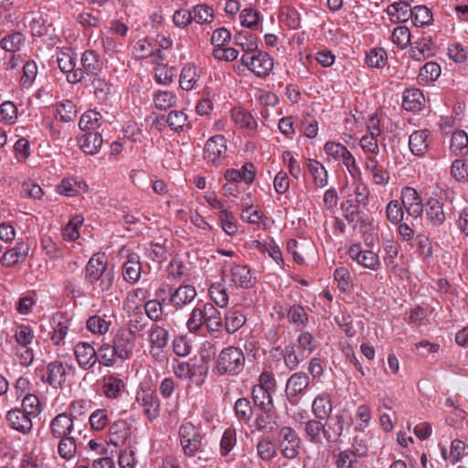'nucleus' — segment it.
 I'll return each mask as SVG.
<instances>
[{"label":"nucleus","mask_w":468,"mask_h":468,"mask_svg":"<svg viewBox=\"0 0 468 468\" xmlns=\"http://www.w3.org/2000/svg\"><path fill=\"white\" fill-rule=\"evenodd\" d=\"M228 145L224 135L211 136L204 146V159L207 164L218 166L227 156Z\"/></svg>","instance_id":"obj_14"},{"label":"nucleus","mask_w":468,"mask_h":468,"mask_svg":"<svg viewBox=\"0 0 468 468\" xmlns=\"http://www.w3.org/2000/svg\"><path fill=\"white\" fill-rule=\"evenodd\" d=\"M279 442L285 458L294 459L299 454L301 440L292 428L284 426L280 430Z\"/></svg>","instance_id":"obj_20"},{"label":"nucleus","mask_w":468,"mask_h":468,"mask_svg":"<svg viewBox=\"0 0 468 468\" xmlns=\"http://www.w3.org/2000/svg\"><path fill=\"white\" fill-rule=\"evenodd\" d=\"M272 392L261 388L253 387L251 395L255 405L263 411H271L273 408Z\"/></svg>","instance_id":"obj_59"},{"label":"nucleus","mask_w":468,"mask_h":468,"mask_svg":"<svg viewBox=\"0 0 468 468\" xmlns=\"http://www.w3.org/2000/svg\"><path fill=\"white\" fill-rule=\"evenodd\" d=\"M78 366L85 371H92L99 362L97 351L94 346L85 341L78 342L73 348Z\"/></svg>","instance_id":"obj_19"},{"label":"nucleus","mask_w":468,"mask_h":468,"mask_svg":"<svg viewBox=\"0 0 468 468\" xmlns=\"http://www.w3.org/2000/svg\"><path fill=\"white\" fill-rule=\"evenodd\" d=\"M225 329L229 334H234L240 329L246 323L245 314L238 309L230 308L225 313Z\"/></svg>","instance_id":"obj_48"},{"label":"nucleus","mask_w":468,"mask_h":468,"mask_svg":"<svg viewBox=\"0 0 468 468\" xmlns=\"http://www.w3.org/2000/svg\"><path fill=\"white\" fill-rule=\"evenodd\" d=\"M103 139L99 133H86L78 138L80 148L87 154H96L101 148Z\"/></svg>","instance_id":"obj_40"},{"label":"nucleus","mask_w":468,"mask_h":468,"mask_svg":"<svg viewBox=\"0 0 468 468\" xmlns=\"http://www.w3.org/2000/svg\"><path fill=\"white\" fill-rule=\"evenodd\" d=\"M72 325V317L66 313L57 312L49 319L50 340L55 346H62Z\"/></svg>","instance_id":"obj_10"},{"label":"nucleus","mask_w":468,"mask_h":468,"mask_svg":"<svg viewBox=\"0 0 468 468\" xmlns=\"http://www.w3.org/2000/svg\"><path fill=\"white\" fill-rule=\"evenodd\" d=\"M255 176L256 168L251 163H245L240 169H227L224 175L228 182L237 183L244 181L248 185L253 183Z\"/></svg>","instance_id":"obj_34"},{"label":"nucleus","mask_w":468,"mask_h":468,"mask_svg":"<svg viewBox=\"0 0 468 468\" xmlns=\"http://www.w3.org/2000/svg\"><path fill=\"white\" fill-rule=\"evenodd\" d=\"M97 356L99 357L98 363L106 367H112L119 361L115 348L110 343H102L97 350Z\"/></svg>","instance_id":"obj_53"},{"label":"nucleus","mask_w":468,"mask_h":468,"mask_svg":"<svg viewBox=\"0 0 468 468\" xmlns=\"http://www.w3.org/2000/svg\"><path fill=\"white\" fill-rule=\"evenodd\" d=\"M250 248L258 250L260 253L268 255L280 266L284 263L282 250L278 244L273 240L270 242L252 240L250 244Z\"/></svg>","instance_id":"obj_37"},{"label":"nucleus","mask_w":468,"mask_h":468,"mask_svg":"<svg viewBox=\"0 0 468 468\" xmlns=\"http://www.w3.org/2000/svg\"><path fill=\"white\" fill-rule=\"evenodd\" d=\"M304 433L306 439L314 444H322L324 437L331 439V435L327 434L324 425L318 419L304 422Z\"/></svg>","instance_id":"obj_38"},{"label":"nucleus","mask_w":468,"mask_h":468,"mask_svg":"<svg viewBox=\"0 0 468 468\" xmlns=\"http://www.w3.org/2000/svg\"><path fill=\"white\" fill-rule=\"evenodd\" d=\"M411 0H399L389 4L386 13L389 20L394 24L406 23L412 16Z\"/></svg>","instance_id":"obj_27"},{"label":"nucleus","mask_w":468,"mask_h":468,"mask_svg":"<svg viewBox=\"0 0 468 468\" xmlns=\"http://www.w3.org/2000/svg\"><path fill=\"white\" fill-rule=\"evenodd\" d=\"M309 377L303 372L292 374L287 380L285 394L292 404L298 402L300 395H303L309 386Z\"/></svg>","instance_id":"obj_24"},{"label":"nucleus","mask_w":468,"mask_h":468,"mask_svg":"<svg viewBox=\"0 0 468 468\" xmlns=\"http://www.w3.org/2000/svg\"><path fill=\"white\" fill-rule=\"evenodd\" d=\"M425 102L422 91L417 88L406 89L402 96V106L406 111H420Z\"/></svg>","instance_id":"obj_41"},{"label":"nucleus","mask_w":468,"mask_h":468,"mask_svg":"<svg viewBox=\"0 0 468 468\" xmlns=\"http://www.w3.org/2000/svg\"><path fill=\"white\" fill-rule=\"evenodd\" d=\"M113 267L108 265L105 254L96 253L88 261L85 267V282L100 292H109L114 282Z\"/></svg>","instance_id":"obj_1"},{"label":"nucleus","mask_w":468,"mask_h":468,"mask_svg":"<svg viewBox=\"0 0 468 468\" xmlns=\"http://www.w3.org/2000/svg\"><path fill=\"white\" fill-rule=\"evenodd\" d=\"M240 62L256 77L266 78L273 69V58L265 51L258 50L249 57H241Z\"/></svg>","instance_id":"obj_8"},{"label":"nucleus","mask_w":468,"mask_h":468,"mask_svg":"<svg viewBox=\"0 0 468 468\" xmlns=\"http://www.w3.org/2000/svg\"><path fill=\"white\" fill-rule=\"evenodd\" d=\"M24 20L27 23L32 35L35 37L45 36L50 27L47 18L40 13H27Z\"/></svg>","instance_id":"obj_44"},{"label":"nucleus","mask_w":468,"mask_h":468,"mask_svg":"<svg viewBox=\"0 0 468 468\" xmlns=\"http://www.w3.org/2000/svg\"><path fill=\"white\" fill-rule=\"evenodd\" d=\"M112 345L120 361L129 360L136 349V335L132 328H121L114 335Z\"/></svg>","instance_id":"obj_9"},{"label":"nucleus","mask_w":468,"mask_h":468,"mask_svg":"<svg viewBox=\"0 0 468 468\" xmlns=\"http://www.w3.org/2000/svg\"><path fill=\"white\" fill-rule=\"evenodd\" d=\"M57 192L66 197H75L88 189L87 184L77 177H65L56 187Z\"/></svg>","instance_id":"obj_43"},{"label":"nucleus","mask_w":468,"mask_h":468,"mask_svg":"<svg viewBox=\"0 0 468 468\" xmlns=\"http://www.w3.org/2000/svg\"><path fill=\"white\" fill-rule=\"evenodd\" d=\"M221 274L222 282L229 287L250 288L253 285L250 271L246 266L225 262Z\"/></svg>","instance_id":"obj_7"},{"label":"nucleus","mask_w":468,"mask_h":468,"mask_svg":"<svg viewBox=\"0 0 468 468\" xmlns=\"http://www.w3.org/2000/svg\"><path fill=\"white\" fill-rule=\"evenodd\" d=\"M197 296L195 287L191 285H182L171 292L169 302L177 309L191 303Z\"/></svg>","instance_id":"obj_35"},{"label":"nucleus","mask_w":468,"mask_h":468,"mask_svg":"<svg viewBox=\"0 0 468 468\" xmlns=\"http://www.w3.org/2000/svg\"><path fill=\"white\" fill-rule=\"evenodd\" d=\"M307 168L315 187L324 188L328 185V172L321 162L315 159H309Z\"/></svg>","instance_id":"obj_45"},{"label":"nucleus","mask_w":468,"mask_h":468,"mask_svg":"<svg viewBox=\"0 0 468 468\" xmlns=\"http://www.w3.org/2000/svg\"><path fill=\"white\" fill-rule=\"evenodd\" d=\"M173 368L177 378L189 380L195 385L202 384L207 373L206 366L191 364L185 361L175 362Z\"/></svg>","instance_id":"obj_16"},{"label":"nucleus","mask_w":468,"mask_h":468,"mask_svg":"<svg viewBox=\"0 0 468 468\" xmlns=\"http://www.w3.org/2000/svg\"><path fill=\"white\" fill-rule=\"evenodd\" d=\"M234 41L243 54L241 57H249L259 49L258 37L250 32H239L234 36Z\"/></svg>","instance_id":"obj_46"},{"label":"nucleus","mask_w":468,"mask_h":468,"mask_svg":"<svg viewBox=\"0 0 468 468\" xmlns=\"http://www.w3.org/2000/svg\"><path fill=\"white\" fill-rule=\"evenodd\" d=\"M135 402L142 409L149 420H154L160 415V401L157 396L150 388L140 385L136 391Z\"/></svg>","instance_id":"obj_15"},{"label":"nucleus","mask_w":468,"mask_h":468,"mask_svg":"<svg viewBox=\"0 0 468 468\" xmlns=\"http://www.w3.org/2000/svg\"><path fill=\"white\" fill-rule=\"evenodd\" d=\"M136 448L133 443L120 450L118 463L120 468H134L136 465Z\"/></svg>","instance_id":"obj_64"},{"label":"nucleus","mask_w":468,"mask_h":468,"mask_svg":"<svg viewBox=\"0 0 468 468\" xmlns=\"http://www.w3.org/2000/svg\"><path fill=\"white\" fill-rule=\"evenodd\" d=\"M112 325V322L106 314H93L86 321V329L96 336H103L108 334Z\"/></svg>","instance_id":"obj_36"},{"label":"nucleus","mask_w":468,"mask_h":468,"mask_svg":"<svg viewBox=\"0 0 468 468\" xmlns=\"http://www.w3.org/2000/svg\"><path fill=\"white\" fill-rule=\"evenodd\" d=\"M364 169L374 185L385 187L390 180L389 170L381 165L380 160L374 155H367L363 160Z\"/></svg>","instance_id":"obj_17"},{"label":"nucleus","mask_w":468,"mask_h":468,"mask_svg":"<svg viewBox=\"0 0 468 468\" xmlns=\"http://www.w3.org/2000/svg\"><path fill=\"white\" fill-rule=\"evenodd\" d=\"M84 218L81 215L72 217L62 229L64 240L75 241L80 238V229L82 227Z\"/></svg>","instance_id":"obj_58"},{"label":"nucleus","mask_w":468,"mask_h":468,"mask_svg":"<svg viewBox=\"0 0 468 468\" xmlns=\"http://www.w3.org/2000/svg\"><path fill=\"white\" fill-rule=\"evenodd\" d=\"M57 63L59 69L67 74V81L69 84H77L84 79V71L77 69V54L68 47H63L57 51Z\"/></svg>","instance_id":"obj_6"},{"label":"nucleus","mask_w":468,"mask_h":468,"mask_svg":"<svg viewBox=\"0 0 468 468\" xmlns=\"http://www.w3.org/2000/svg\"><path fill=\"white\" fill-rule=\"evenodd\" d=\"M203 439L200 428L190 421L183 422L178 428L179 443L187 457H194L201 450Z\"/></svg>","instance_id":"obj_5"},{"label":"nucleus","mask_w":468,"mask_h":468,"mask_svg":"<svg viewBox=\"0 0 468 468\" xmlns=\"http://www.w3.org/2000/svg\"><path fill=\"white\" fill-rule=\"evenodd\" d=\"M239 23L242 27L257 30L262 20L261 14L254 7H246L239 13Z\"/></svg>","instance_id":"obj_54"},{"label":"nucleus","mask_w":468,"mask_h":468,"mask_svg":"<svg viewBox=\"0 0 468 468\" xmlns=\"http://www.w3.org/2000/svg\"><path fill=\"white\" fill-rule=\"evenodd\" d=\"M279 20L288 27L295 29L300 25V15L294 7L283 5L280 8Z\"/></svg>","instance_id":"obj_62"},{"label":"nucleus","mask_w":468,"mask_h":468,"mask_svg":"<svg viewBox=\"0 0 468 468\" xmlns=\"http://www.w3.org/2000/svg\"><path fill=\"white\" fill-rule=\"evenodd\" d=\"M73 430L74 421L67 412L58 414L49 423V432L55 439L70 436Z\"/></svg>","instance_id":"obj_29"},{"label":"nucleus","mask_w":468,"mask_h":468,"mask_svg":"<svg viewBox=\"0 0 468 468\" xmlns=\"http://www.w3.org/2000/svg\"><path fill=\"white\" fill-rule=\"evenodd\" d=\"M441 66L433 61L427 62L418 75V81L420 84H428L436 80L441 75Z\"/></svg>","instance_id":"obj_60"},{"label":"nucleus","mask_w":468,"mask_h":468,"mask_svg":"<svg viewBox=\"0 0 468 468\" xmlns=\"http://www.w3.org/2000/svg\"><path fill=\"white\" fill-rule=\"evenodd\" d=\"M430 136L427 129L416 130L410 135L409 147L413 155L423 157L428 153L431 143Z\"/></svg>","instance_id":"obj_26"},{"label":"nucleus","mask_w":468,"mask_h":468,"mask_svg":"<svg viewBox=\"0 0 468 468\" xmlns=\"http://www.w3.org/2000/svg\"><path fill=\"white\" fill-rule=\"evenodd\" d=\"M245 355L239 347L228 346L222 349L216 359L214 372L219 376H237L244 368Z\"/></svg>","instance_id":"obj_3"},{"label":"nucleus","mask_w":468,"mask_h":468,"mask_svg":"<svg viewBox=\"0 0 468 468\" xmlns=\"http://www.w3.org/2000/svg\"><path fill=\"white\" fill-rule=\"evenodd\" d=\"M26 43V37L20 32L7 34L0 40V47L6 52L16 53L21 50Z\"/></svg>","instance_id":"obj_51"},{"label":"nucleus","mask_w":468,"mask_h":468,"mask_svg":"<svg viewBox=\"0 0 468 468\" xmlns=\"http://www.w3.org/2000/svg\"><path fill=\"white\" fill-rule=\"evenodd\" d=\"M324 151L328 157L342 163L352 178L361 176V170L356 157L343 144L328 141L324 145Z\"/></svg>","instance_id":"obj_4"},{"label":"nucleus","mask_w":468,"mask_h":468,"mask_svg":"<svg viewBox=\"0 0 468 468\" xmlns=\"http://www.w3.org/2000/svg\"><path fill=\"white\" fill-rule=\"evenodd\" d=\"M89 423L92 431H101L110 424V416L106 409H97L89 416Z\"/></svg>","instance_id":"obj_61"},{"label":"nucleus","mask_w":468,"mask_h":468,"mask_svg":"<svg viewBox=\"0 0 468 468\" xmlns=\"http://www.w3.org/2000/svg\"><path fill=\"white\" fill-rule=\"evenodd\" d=\"M101 388L103 396L108 399H118L126 392V384L122 375L116 372H108L101 378Z\"/></svg>","instance_id":"obj_18"},{"label":"nucleus","mask_w":468,"mask_h":468,"mask_svg":"<svg viewBox=\"0 0 468 468\" xmlns=\"http://www.w3.org/2000/svg\"><path fill=\"white\" fill-rule=\"evenodd\" d=\"M286 250L288 253L292 254L293 261L299 265H305L308 260H315L317 255L315 245L306 239H289L286 243Z\"/></svg>","instance_id":"obj_12"},{"label":"nucleus","mask_w":468,"mask_h":468,"mask_svg":"<svg viewBox=\"0 0 468 468\" xmlns=\"http://www.w3.org/2000/svg\"><path fill=\"white\" fill-rule=\"evenodd\" d=\"M101 120L102 116L99 112L95 110H89L80 116L79 127L83 131L94 130L101 126Z\"/></svg>","instance_id":"obj_63"},{"label":"nucleus","mask_w":468,"mask_h":468,"mask_svg":"<svg viewBox=\"0 0 468 468\" xmlns=\"http://www.w3.org/2000/svg\"><path fill=\"white\" fill-rule=\"evenodd\" d=\"M401 204L409 218H419L423 213L422 198L412 186H404L400 191Z\"/></svg>","instance_id":"obj_21"},{"label":"nucleus","mask_w":468,"mask_h":468,"mask_svg":"<svg viewBox=\"0 0 468 468\" xmlns=\"http://www.w3.org/2000/svg\"><path fill=\"white\" fill-rule=\"evenodd\" d=\"M450 149L457 156L468 154V135L464 131L457 130L452 133Z\"/></svg>","instance_id":"obj_52"},{"label":"nucleus","mask_w":468,"mask_h":468,"mask_svg":"<svg viewBox=\"0 0 468 468\" xmlns=\"http://www.w3.org/2000/svg\"><path fill=\"white\" fill-rule=\"evenodd\" d=\"M199 80L197 68L195 65L186 64L181 70L179 85L184 90H191L196 88Z\"/></svg>","instance_id":"obj_49"},{"label":"nucleus","mask_w":468,"mask_h":468,"mask_svg":"<svg viewBox=\"0 0 468 468\" xmlns=\"http://www.w3.org/2000/svg\"><path fill=\"white\" fill-rule=\"evenodd\" d=\"M193 21L199 25L211 24L215 18L212 6L207 4H198L191 10Z\"/></svg>","instance_id":"obj_57"},{"label":"nucleus","mask_w":468,"mask_h":468,"mask_svg":"<svg viewBox=\"0 0 468 468\" xmlns=\"http://www.w3.org/2000/svg\"><path fill=\"white\" fill-rule=\"evenodd\" d=\"M30 247L24 241H17L12 248L7 249L0 258L3 267L11 268L20 261L25 260L29 254Z\"/></svg>","instance_id":"obj_28"},{"label":"nucleus","mask_w":468,"mask_h":468,"mask_svg":"<svg viewBox=\"0 0 468 468\" xmlns=\"http://www.w3.org/2000/svg\"><path fill=\"white\" fill-rule=\"evenodd\" d=\"M149 297L150 292L148 289L135 288L127 292L123 301L124 309L128 312L140 310Z\"/></svg>","instance_id":"obj_39"},{"label":"nucleus","mask_w":468,"mask_h":468,"mask_svg":"<svg viewBox=\"0 0 468 468\" xmlns=\"http://www.w3.org/2000/svg\"><path fill=\"white\" fill-rule=\"evenodd\" d=\"M133 56L137 59H144L147 58H152L153 61L156 59H163V56L161 51L158 49H154L151 43L146 39L138 40L133 47Z\"/></svg>","instance_id":"obj_50"},{"label":"nucleus","mask_w":468,"mask_h":468,"mask_svg":"<svg viewBox=\"0 0 468 468\" xmlns=\"http://www.w3.org/2000/svg\"><path fill=\"white\" fill-rule=\"evenodd\" d=\"M71 367L61 361L55 360L48 363L45 369L43 380L53 388H60L67 379Z\"/></svg>","instance_id":"obj_22"},{"label":"nucleus","mask_w":468,"mask_h":468,"mask_svg":"<svg viewBox=\"0 0 468 468\" xmlns=\"http://www.w3.org/2000/svg\"><path fill=\"white\" fill-rule=\"evenodd\" d=\"M122 255L126 258V261L122 264V276L123 279L131 283H136L142 272V265L140 262V257L134 252H130L128 250H122Z\"/></svg>","instance_id":"obj_23"},{"label":"nucleus","mask_w":468,"mask_h":468,"mask_svg":"<svg viewBox=\"0 0 468 468\" xmlns=\"http://www.w3.org/2000/svg\"><path fill=\"white\" fill-rule=\"evenodd\" d=\"M333 410L332 399L329 394L320 393L313 400L312 412L318 420H325Z\"/></svg>","instance_id":"obj_42"},{"label":"nucleus","mask_w":468,"mask_h":468,"mask_svg":"<svg viewBox=\"0 0 468 468\" xmlns=\"http://www.w3.org/2000/svg\"><path fill=\"white\" fill-rule=\"evenodd\" d=\"M423 211L429 223L434 227H439L445 222L446 216L443 209V204L437 198L430 197L423 206Z\"/></svg>","instance_id":"obj_33"},{"label":"nucleus","mask_w":468,"mask_h":468,"mask_svg":"<svg viewBox=\"0 0 468 468\" xmlns=\"http://www.w3.org/2000/svg\"><path fill=\"white\" fill-rule=\"evenodd\" d=\"M54 114L56 119L63 122H69L77 117V107L70 100H62L54 104Z\"/></svg>","instance_id":"obj_47"},{"label":"nucleus","mask_w":468,"mask_h":468,"mask_svg":"<svg viewBox=\"0 0 468 468\" xmlns=\"http://www.w3.org/2000/svg\"><path fill=\"white\" fill-rule=\"evenodd\" d=\"M32 417L23 410L13 409L7 411L5 420L9 427L22 434H28L32 431Z\"/></svg>","instance_id":"obj_25"},{"label":"nucleus","mask_w":468,"mask_h":468,"mask_svg":"<svg viewBox=\"0 0 468 468\" xmlns=\"http://www.w3.org/2000/svg\"><path fill=\"white\" fill-rule=\"evenodd\" d=\"M80 63L84 73L98 75V72L101 69V63L99 59V56L93 50H86L82 53L80 58Z\"/></svg>","instance_id":"obj_55"},{"label":"nucleus","mask_w":468,"mask_h":468,"mask_svg":"<svg viewBox=\"0 0 468 468\" xmlns=\"http://www.w3.org/2000/svg\"><path fill=\"white\" fill-rule=\"evenodd\" d=\"M436 52V45L431 37H420L414 41L410 48V56L415 61H423Z\"/></svg>","instance_id":"obj_30"},{"label":"nucleus","mask_w":468,"mask_h":468,"mask_svg":"<svg viewBox=\"0 0 468 468\" xmlns=\"http://www.w3.org/2000/svg\"><path fill=\"white\" fill-rule=\"evenodd\" d=\"M347 254L352 261L365 269L377 271L380 267L378 252L363 248L360 243H352L347 249Z\"/></svg>","instance_id":"obj_13"},{"label":"nucleus","mask_w":468,"mask_h":468,"mask_svg":"<svg viewBox=\"0 0 468 468\" xmlns=\"http://www.w3.org/2000/svg\"><path fill=\"white\" fill-rule=\"evenodd\" d=\"M110 442L115 447H121L132 443V431L124 420L115 421L110 428Z\"/></svg>","instance_id":"obj_32"},{"label":"nucleus","mask_w":468,"mask_h":468,"mask_svg":"<svg viewBox=\"0 0 468 468\" xmlns=\"http://www.w3.org/2000/svg\"><path fill=\"white\" fill-rule=\"evenodd\" d=\"M149 351L155 359L165 357V349L169 342L168 330L160 324H154L147 331Z\"/></svg>","instance_id":"obj_11"},{"label":"nucleus","mask_w":468,"mask_h":468,"mask_svg":"<svg viewBox=\"0 0 468 468\" xmlns=\"http://www.w3.org/2000/svg\"><path fill=\"white\" fill-rule=\"evenodd\" d=\"M230 117L235 126L242 130L247 135H252L257 130L258 123L254 117L242 108H233Z\"/></svg>","instance_id":"obj_31"},{"label":"nucleus","mask_w":468,"mask_h":468,"mask_svg":"<svg viewBox=\"0 0 468 468\" xmlns=\"http://www.w3.org/2000/svg\"><path fill=\"white\" fill-rule=\"evenodd\" d=\"M186 325L190 333L198 332L203 325L211 333H218L223 322L220 312L211 303L199 302L191 310Z\"/></svg>","instance_id":"obj_2"},{"label":"nucleus","mask_w":468,"mask_h":468,"mask_svg":"<svg viewBox=\"0 0 468 468\" xmlns=\"http://www.w3.org/2000/svg\"><path fill=\"white\" fill-rule=\"evenodd\" d=\"M410 20L417 27H426L432 24L433 15L426 5H416L412 8Z\"/></svg>","instance_id":"obj_56"}]
</instances>
